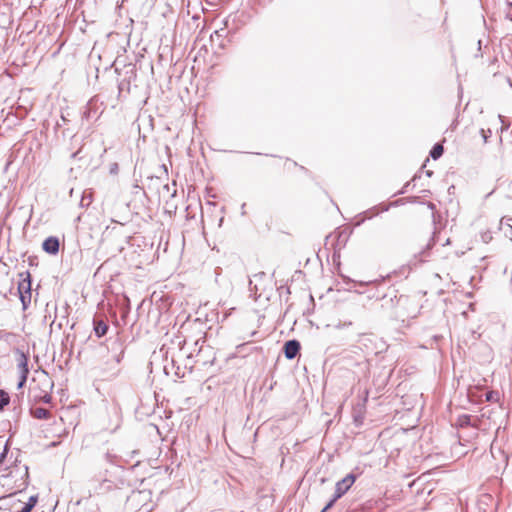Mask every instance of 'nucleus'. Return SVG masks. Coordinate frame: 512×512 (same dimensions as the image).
<instances>
[{
  "label": "nucleus",
  "instance_id": "f257e3e1",
  "mask_svg": "<svg viewBox=\"0 0 512 512\" xmlns=\"http://www.w3.org/2000/svg\"><path fill=\"white\" fill-rule=\"evenodd\" d=\"M20 281L18 284V293L23 305V309H27L31 303V275L28 271L19 274Z\"/></svg>",
  "mask_w": 512,
  "mask_h": 512
},
{
  "label": "nucleus",
  "instance_id": "f03ea898",
  "mask_svg": "<svg viewBox=\"0 0 512 512\" xmlns=\"http://www.w3.org/2000/svg\"><path fill=\"white\" fill-rule=\"evenodd\" d=\"M355 481L356 476L354 474H348L342 480L338 481L335 485V493L333 499L336 501L340 499L344 494L347 493Z\"/></svg>",
  "mask_w": 512,
  "mask_h": 512
},
{
  "label": "nucleus",
  "instance_id": "7ed1b4c3",
  "mask_svg": "<svg viewBox=\"0 0 512 512\" xmlns=\"http://www.w3.org/2000/svg\"><path fill=\"white\" fill-rule=\"evenodd\" d=\"M18 367L20 369V374H21L18 387L21 388L25 384V382L27 380V376L29 374L28 358L23 353H21L18 358Z\"/></svg>",
  "mask_w": 512,
  "mask_h": 512
},
{
  "label": "nucleus",
  "instance_id": "20e7f679",
  "mask_svg": "<svg viewBox=\"0 0 512 512\" xmlns=\"http://www.w3.org/2000/svg\"><path fill=\"white\" fill-rule=\"evenodd\" d=\"M60 242L55 236H50L43 241V250L51 255H56L59 252Z\"/></svg>",
  "mask_w": 512,
  "mask_h": 512
},
{
  "label": "nucleus",
  "instance_id": "39448f33",
  "mask_svg": "<svg viewBox=\"0 0 512 512\" xmlns=\"http://www.w3.org/2000/svg\"><path fill=\"white\" fill-rule=\"evenodd\" d=\"M300 343L297 340H289L284 344L283 351L287 359H293L300 351Z\"/></svg>",
  "mask_w": 512,
  "mask_h": 512
},
{
  "label": "nucleus",
  "instance_id": "423d86ee",
  "mask_svg": "<svg viewBox=\"0 0 512 512\" xmlns=\"http://www.w3.org/2000/svg\"><path fill=\"white\" fill-rule=\"evenodd\" d=\"M366 401L367 396L365 397L364 401L353 408V419L357 426H360L364 422L365 413H366Z\"/></svg>",
  "mask_w": 512,
  "mask_h": 512
},
{
  "label": "nucleus",
  "instance_id": "0eeeda50",
  "mask_svg": "<svg viewBox=\"0 0 512 512\" xmlns=\"http://www.w3.org/2000/svg\"><path fill=\"white\" fill-rule=\"evenodd\" d=\"M30 413L35 419H49L51 417L50 411L42 407L32 408Z\"/></svg>",
  "mask_w": 512,
  "mask_h": 512
},
{
  "label": "nucleus",
  "instance_id": "6e6552de",
  "mask_svg": "<svg viewBox=\"0 0 512 512\" xmlns=\"http://www.w3.org/2000/svg\"><path fill=\"white\" fill-rule=\"evenodd\" d=\"M283 169L287 172H292L294 169L306 171V169L303 166H299L297 162L291 159H285V161L283 162Z\"/></svg>",
  "mask_w": 512,
  "mask_h": 512
},
{
  "label": "nucleus",
  "instance_id": "1a4fd4ad",
  "mask_svg": "<svg viewBox=\"0 0 512 512\" xmlns=\"http://www.w3.org/2000/svg\"><path fill=\"white\" fill-rule=\"evenodd\" d=\"M94 330L98 337H102L107 333L108 326L104 321L100 320L95 323Z\"/></svg>",
  "mask_w": 512,
  "mask_h": 512
},
{
  "label": "nucleus",
  "instance_id": "9d476101",
  "mask_svg": "<svg viewBox=\"0 0 512 512\" xmlns=\"http://www.w3.org/2000/svg\"><path fill=\"white\" fill-rule=\"evenodd\" d=\"M38 502V496H31L20 512H31Z\"/></svg>",
  "mask_w": 512,
  "mask_h": 512
},
{
  "label": "nucleus",
  "instance_id": "9b49d317",
  "mask_svg": "<svg viewBox=\"0 0 512 512\" xmlns=\"http://www.w3.org/2000/svg\"><path fill=\"white\" fill-rule=\"evenodd\" d=\"M443 152H444L443 145H442V144H436V145L432 148V150H431V152H430V155H431V157H432L433 159H435V160H436V159H438L439 157H441V156H442Z\"/></svg>",
  "mask_w": 512,
  "mask_h": 512
},
{
  "label": "nucleus",
  "instance_id": "f8f14e48",
  "mask_svg": "<svg viewBox=\"0 0 512 512\" xmlns=\"http://www.w3.org/2000/svg\"><path fill=\"white\" fill-rule=\"evenodd\" d=\"M10 397L4 390H0V411L9 404Z\"/></svg>",
  "mask_w": 512,
  "mask_h": 512
},
{
  "label": "nucleus",
  "instance_id": "ddd939ff",
  "mask_svg": "<svg viewBox=\"0 0 512 512\" xmlns=\"http://www.w3.org/2000/svg\"><path fill=\"white\" fill-rule=\"evenodd\" d=\"M499 400V394L495 391H489L486 393V401L497 402Z\"/></svg>",
  "mask_w": 512,
  "mask_h": 512
},
{
  "label": "nucleus",
  "instance_id": "4468645a",
  "mask_svg": "<svg viewBox=\"0 0 512 512\" xmlns=\"http://www.w3.org/2000/svg\"><path fill=\"white\" fill-rule=\"evenodd\" d=\"M335 502H336V500L332 498L330 500V502L323 508V510L321 512H327L334 505Z\"/></svg>",
  "mask_w": 512,
  "mask_h": 512
},
{
  "label": "nucleus",
  "instance_id": "2eb2a0df",
  "mask_svg": "<svg viewBox=\"0 0 512 512\" xmlns=\"http://www.w3.org/2000/svg\"><path fill=\"white\" fill-rule=\"evenodd\" d=\"M45 402H49L50 401V396H48L47 394L44 395V396H40Z\"/></svg>",
  "mask_w": 512,
  "mask_h": 512
},
{
  "label": "nucleus",
  "instance_id": "dca6fc26",
  "mask_svg": "<svg viewBox=\"0 0 512 512\" xmlns=\"http://www.w3.org/2000/svg\"><path fill=\"white\" fill-rule=\"evenodd\" d=\"M43 377H44V381H45V382H46V384L49 386V384H50V383H49V380H48L47 376H46V375H44Z\"/></svg>",
  "mask_w": 512,
  "mask_h": 512
}]
</instances>
